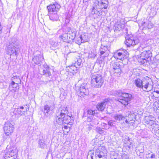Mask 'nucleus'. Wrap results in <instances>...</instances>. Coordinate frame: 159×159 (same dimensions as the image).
Wrapping results in <instances>:
<instances>
[{
    "label": "nucleus",
    "mask_w": 159,
    "mask_h": 159,
    "mask_svg": "<svg viewBox=\"0 0 159 159\" xmlns=\"http://www.w3.org/2000/svg\"><path fill=\"white\" fill-rule=\"evenodd\" d=\"M68 110L66 107L61 106L56 113V121L59 125L67 124L71 125L72 124V115H68Z\"/></svg>",
    "instance_id": "obj_1"
},
{
    "label": "nucleus",
    "mask_w": 159,
    "mask_h": 159,
    "mask_svg": "<svg viewBox=\"0 0 159 159\" xmlns=\"http://www.w3.org/2000/svg\"><path fill=\"white\" fill-rule=\"evenodd\" d=\"M104 82L103 78L99 74H95L91 76V85L96 88L101 87Z\"/></svg>",
    "instance_id": "obj_2"
},
{
    "label": "nucleus",
    "mask_w": 159,
    "mask_h": 159,
    "mask_svg": "<svg viewBox=\"0 0 159 159\" xmlns=\"http://www.w3.org/2000/svg\"><path fill=\"white\" fill-rule=\"evenodd\" d=\"M5 50L7 52V54L10 55H15L17 57L18 54V52L20 50V49L16 44L10 42L7 44Z\"/></svg>",
    "instance_id": "obj_3"
},
{
    "label": "nucleus",
    "mask_w": 159,
    "mask_h": 159,
    "mask_svg": "<svg viewBox=\"0 0 159 159\" xmlns=\"http://www.w3.org/2000/svg\"><path fill=\"white\" fill-rule=\"evenodd\" d=\"M120 98L118 99V101L125 106L127 105L132 97V95L120 91L119 92Z\"/></svg>",
    "instance_id": "obj_4"
},
{
    "label": "nucleus",
    "mask_w": 159,
    "mask_h": 159,
    "mask_svg": "<svg viewBox=\"0 0 159 159\" xmlns=\"http://www.w3.org/2000/svg\"><path fill=\"white\" fill-rule=\"evenodd\" d=\"M75 90L79 96H84L89 93V90L85 83H83L80 86L76 87Z\"/></svg>",
    "instance_id": "obj_5"
},
{
    "label": "nucleus",
    "mask_w": 159,
    "mask_h": 159,
    "mask_svg": "<svg viewBox=\"0 0 159 159\" xmlns=\"http://www.w3.org/2000/svg\"><path fill=\"white\" fill-rule=\"evenodd\" d=\"M76 31L75 29H70L66 34H65L63 35H61L59 36V38L61 39H62L63 41H65V38L66 37L67 39L68 40H73L75 37Z\"/></svg>",
    "instance_id": "obj_6"
},
{
    "label": "nucleus",
    "mask_w": 159,
    "mask_h": 159,
    "mask_svg": "<svg viewBox=\"0 0 159 159\" xmlns=\"http://www.w3.org/2000/svg\"><path fill=\"white\" fill-rule=\"evenodd\" d=\"M107 153V151L104 146H100L95 151L96 158H101L106 156Z\"/></svg>",
    "instance_id": "obj_7"
},
{
    "label": "nucleus",
    "mask_w": 159,
    "mask_h": 159,
    "mask_svg": "<svg viewBox=\"0 0 159 159\" xmlns=\"http://www.w3.org/2000/svg\"><path fill=\"white\" fill-rule=\"evenodd\" d=\"M151 81V79L147 76L143 78L142 79V88H141V89L145 92H148L150 91V89H148V88L150 85V84Z\"/></svg>",
    "instance_id": "obj_8"
},
{
    "label": "nucleus",
    "mask_w": 159,
    "mask_h": 159,
    "mask_svg": "<svg viewBox=\"0 0 159 159\" xmlns=\"http://www.w3.org/2000/svg\"><path fill=\"white\" fill-rule=\"evenodd\" d=\"M14 125L9 122H6L3 127L5 134L7 136H10L13 132Z\"/></svg>",
    "instance_id": "obj_9"
},
{
    "label": "nucleus",
    "mask_w": 159,
    "mask_h": 159,
    "mask_svg": "<svg viewBox=\"0 0 159 159\" xmlns=\"http://www.w3.org/2000/svg\"><path fill=\"white\" fill-rule=\"evenodd\" d=\"M128 56V52L126 50L120 51V52L117 51L114 55V57L116 58L120 61H123Z\"/></svg>",
    "instance_id": "obj_10"
},
{
    "label": "nucleus",
    "mask_w": 159,
    "mask_h": 159,
    "mask_svg": "<svg viewBox=\"0 0 159 159\" xmlns=\"http://www.w3.org/2000/svg\"><path fill=\"white\" fill-rule=\"evenodd\" d=\"M61 7L60 5L56 2L47 7L48 13L57 12Z\"/></svg>",
    "instance_id": "obj_11"
},
{
    "label": "nucleus",
    "mask_w": 159,
    "mask_h": 159,
    "mask_svg": "<svg viewBox=\"0 0 159 159\" xmlns=\"http://www.w3.org/2000/svg\"><path fill=\"white\" fill-rule=\"evenodd\" d=\"M138 43V41L135 40L133 37L129 36L126 38V41L125 42V44L128 47L137 45Z\"/></svg>",
    "instance_id": "obj_12"
},
{
    "label": "nucleus",
    "mask_w": 159,
    "mask_h": 159,
    "mask_svg": "<svg viewBox=\"0 0 159 159\" xmlns=\"http://www.w3.org/2000/svg\"><path fill=\"white\" fill-rule=\"evenodd\" d=\"M155 118L152 116H145L144 118V122L147 125H149L150 126H153V129H154L155 125L156 124L155 120Z\"/></svg>",
    "instance_id": "obj_13"
},
{
    "label": "nucleus",
    "mask_w": 159,
    "mask_h": 159,
    "mask_svg": "<svg viewBox=\"0 0 159 159\" xmlns=\"http://www.w3.org/2000/svg\"><path fill=\"white\" fill-rule=\"evenodd\" d=\"M43 59V58L40 55L34 56L32 59V64L34 66L38 65V66H39L41 65V63Z\"/></svg>",
    "instance_id": "obj_14"
},
{
    "label": "nucleus",
    "mask_w": 159,
    "mask_h": 159,
    "mask_svg": "<svg viewBox=\"0 0 159 159\" xmlns=\"http://www.w3.org/2000/svg\"><path fill=\"white\" fill-rule=\"evenodd\" d=\"M108 49L107 47V46H104L102 44L99 50L100 52V55L102 56L104 54V57H106L108 55Z\"/></svg>",
    "instance_id": "obj_15"
},
{
    "label": "nucleus",
    "mask_w": 159,
    "mask_h": 159,
    "mask_svg": "<svg viewBox=\"0 0 159 159\" xmlns=\"http://www.w3.org/2000/svg\"><path fill=\"white\" fill-rule=\"evenodd\" d=\"M79 68V67L76 66V65L75 66L73 64L70 66H69L66 68V70L72 73L73 74L76 73L77 72V70Z\"/></svg>",
    "instance_id": "obj_16"
},
{
    "label": "nucleus",
    "mask_w": 159,
    "mask_h": 159,
    "mask_svg": "<svg viewBox=\"0 0 159 159\" xmlns=\"http://www.w3.org/2000/svg\"><path fill=\"white\" fill-rule=\"evenodd\" d=\"M9 89L12 92L17 91L19 89V87L17 83H15L14 81H12L11 84L9 87Z\"/></svg>",
    "instance_id": "obj_17"
},
{
    "label": "nucleus",
    "mask_w": 159,
    "mask_h": 159,
    "mask_svg": "<svg viewBox=\"0 0 159 159\" xmlns=\"http://www.w3.org/2000/svg\"><path fill=\"white\" fill-rule=\"evenodd\" d=\"M107 100H105L104 101L98 103L96 106L97 108L99 111H103L105 108L106 106L107 103Z\"/></svg>",
    "instance_id": "obj_18"
},
{
    "label": "nucleus",
    "mask_w": 159,
    "mask_h": 159,
    "mask_svg": "<svg viewBox=\"0 0 159 159\" xmlns=\"http://www.w3.org/2000/svg\"><path fill=\"white\" fill-rule=\"evenodd\" d=\"M108 2L107 0H99L98 5L100 9H106L108 6Z\"/></svg>",
    "instance_id": "obj_19"
},
{
    "label": "nucleus",
    "mask_w": 159,
    "mask_h": 159,
    "mask_svg": "<svg viewBox=\"0 0 159 159\" xmlns=\"http://www.w3.org/2000/svg\"><path fill=\"white\" fill-rule=\"evenodd\" d=\"M123 140L124 143L126 145L125 146L130 148L132 146V143L130 141L129 137L127 136H125Z\"/></svg>",
    "instance_id": "obj_20"
},
{
    "label": "nucleus",
    "mask_w": 159,
    "mask_h": 159,
    "mask_svg": "<svg viewBox=\"0 0 159 159\" xmlns=\"http://www.w3.org/2000/svg\"><path fill=\"white\" fill-rule=\"evenodd\" d=\"M44 69L43 71V75H45L47 77H50L51 75V73L50 71L49 67L47 65H44Z\"/></svg>",
    "instance_id": "obj_21"
},
{
    "label": "nucleus",
    "mask_w": 159,
    "mask_h": 159,
    "mask_svg": "<svg viewBox=\"0 0 159 159\" xmlns=\"http://www.w3.org/2000/svg\"><path fill=\"white\" fill-rule=\"evenodd\" d=\"M48 15L50 20L52 21H57L58 19V17L57 12L48 13Z\"/></svg>",
    "instance_id": "obj_22"
},
{
    "label": "nucleus",
    "mask_w": 159,
    "mask_h": 159,
    "mask_svg": "<svg viewBox=\"0 0 159 159\" xmlns=\"http://www.w3.org/2000/svg\"><path fill=\"white\" fill-rule=\"evenodd\" d=\"M134 115L133 114H129L128 115L127 117L128 118L125 117V121H123L124 123H126L127 124H130V122L131 121H133V122H132L131 123H134V120H133L134 118Z\"/></svg>",
    "instance_id": "obj_23"
},
{
    "label": "nucleus",
    "mask_w": 159,
    "mask_h": 159,
    "mask_svg": "<svg viewBox=\"0 0 159 159\" xmlns=\"http://www.w3.org/2000/svg\"><path fill=\"white\" fill-rule=\"evenodd\" d=\"M134 84L138 88L141 89L142 88V79H141L139 78H138L134 80Z\"/></svg>",
    "instance_id": "obj_24"
},
{
    "label": "nucleus",
    "mask_w": 159,
    "mask_h": 159,
    "mask_svg": "<svg viewBox=\"0 0 159 159\" xmlns=\"http://www.w3.org/2000/svg\"><path fill=\"white\" fill-rule=\"evenodd\" d=\"M121 70L120 67L117 68H116L115 69H111V72L113 75L115 76H118L120 75Z\"/></svg>",
    "instance_id": "obj_25"
},
{
    "label": "nucleus",
    "mask_w": 159,
    "mask_h": 159,
    "mask_svg": "<svg viewBox=\"0 0 159 159\" xmlns=\"http://www.w3.org/2000/svg\"><path fill=\"white\" fill-rule=\"evenodd\" d=\"M113 117L116 121H123L125 119V117L121 114H117L115 115Z\"/></svg>",
    "instance_id": "obj_26"
},
{
    "label": "nucleus",
    "mask_w": 159,
    "mask_h": 159,
    "mask_svg": "<svg viewBox=\"0 0 159 159\" xmlns=\"http://www.w3.org/2000/svg\"><path fill=\"white\" fill-rule=\"evenodd\" d=\"M141 56L146 58L147 59H150V57L152 56L151 52H142L141 53Z\"/></svg>",
    "instance_id": "obj_27"
},
{
    "label": "nucleus",
    "mask_w": 159,
    "mask_h": 159,
    "mask_svg": "<svg viewBox=\"0 0 159 159\" xmlns=\"http://www.w3.org/2000/svg\"><path fill=\"white\" fill-rule=\"evenodd\" d=\"M97 55L96 50L93 49H91L89 52L88 57L89 58H94Z\"/></svg>",
    "instance_id": "obj_28"
},
{
    "label": "nucleus",
    "mask_w": 159,
    "mask_h": 159,
    "mask_svg": "<svg viewBox=\"0 0 159 159\" xmlns=\"http://www.w3.org/2000/svg\"><path fill=\"white\" fill-rule=\"evenodd\" d=\"M155 155L151 151L148 152L146 154V158L147 159H154L155 157Z\"/></svg>",
    "instance_id": "obj_29"
},
{
    "label": "nucleus",
    "mask_w": 159,
    "mask_h": 159,
    "mask_svg": "<svg viewBox=\"0 0 159 159\" xmlns=\"http://www.w3.org/2000/svg\"><path fill=\"white\" fill-rule=\"evenodd\" d=\"M16 113L15 114H16V113L18 114L19 115H20L21 116L22 115L24 114L25 113V111H22L19 108H18L17 109H15L14 111V113Z\"/></svg>",
    "instance_id": "obj_30"
},
{
    "label": "nucleus",
    "mask_w": 159,
    "mask_h": 159,
    "mask_svg": "<svg viewBox=\"0 0 159 159\" xmlns=\"http://www.w3.org/2000/svg\"><path fill=\"white\" fill-rule=\"evenodd\" d=\"M120 65L119 63L117 62H113L111 64V66L112 68V69H115L116 68H120Z\"/></svg>",
    "instance_id": "obj_31"
},
{
    "label": "nucleus",
    "mask_w": 159,
    "mask_h": 159,
    "mask_svg": "<svg viewBox=\"0 0 159 159\" xmlns=\"http://www.w3.org/2000/svg\"><path fill=\"white\" fill-rule=\"evenodd\" d=\"M136 152L137 153H143L144 152L143 147L140 146H138L136 148Z\"/></svg>",
    "instance_id": "obj_32"
},
{
    "label": "nucleus",
    "mask_w": 159,
    "mask_h": 159,
    "mask_svg": "<svg viewBox=\"0 0 159 159\" xmlns=\"http://www.w3.org/2000/svg\"><path fill=\"white\" fill-rule=\"evenodd\" d=\"M39 142V146L41 148H43L46 146V144L44 143L45 141L44 140L40 139Z\"/></svg>",
    "instance_id": "obj_33"
},
{
    "label": "nucleus",
    "mask_w": 159,
    "mask_h": 159,
    "mask_svg": "<svg viewBox=\"0 0 159 159\" xmlns=\"http://www.w3.org/2000/svg\"><path fill=\"white\" fill-rule=\"evenodd\" d=\"M12 81H15L18 83H20L21 80L18 76H14L11 79Z\"/></svg>",
    "instance_id": "obj_34"
},
{
    "label": "nucleus",
    "mask_w": 159,
    "mask_h": 159,
    "mask_svg": "<svg viewBox=\"0 0 159 159\" xmlns=\"http://www.w3.org/2000/svg\"><path fill=\"white\" fill-rule=\"evenodd\" d=\"M154 131H155V133L157 136H159V127L157 124L155 125V127L153 129Z\"/></svg>",
    "instance_id": "obj_35"
},
{
    "label": "nucleus",
    "mask_w": 159,
    "mask_h": 159,
    "mask_svg": "<svg viewBox=\"0 0 159 159\" xmlns=\"http://www.w3.org/2000/svg\"><path fill=\"white\" fill-rule=\"evenodd\" d=\"M143 52H151V47L150 46H147L143 48Z\"/></svg>",
    "instance_id": "obj_36"
},
{
    "label": "nucleus",
    "mask_w": 159,
    "mask_h": 159,
    "mask_svg": "<svg viewBox=\"0 0 159 159\" xmlns=\"http://www.w3.org/2000/svg\"><path fill=\"white\" fill-rule=\"evenodd\" d=\"M91 13L92 15L96 14L98 15V16L99 15V14H100L99 11H97L94 7H93Z\"/></svg>",
    "instance_id": "obj_37"
},
{
    "label": "nucleus",
    "mask_w": 159,
    "mask_h": 159,
    "mask_svg": "<svg viewBox=\"0 0 159 159\" xmlns=\"http://www.w3.org/2000/svg\"><path fill=\"white\" fill-rule=\"evenodd\" d=\"M50 110V107L48 105H46L44 106V112L46 114V113L48 114Z\"/></svg>",
    "instance_id": "obj_38"
},
{
    "label": "nucleus",
    "mask_w": 159,
    "mask_h": 159,
    "mask_svg": "<svg viewBox=\"0 0 159 159\" xmlns=\"http://www.w3.org/2000/svg\"><path fill=\"white\" fill-rule=\"evenodd\" d=\"M81 59H77L76 61H75V63H74V65L75 66L76 65V66L79 67V68L80 67V66L81 64Z\"/></svg>",
    "instance_id": "obj_39"
},
{
    "label": "nucleus",
    "mask_w": 159,
    "mask_h": 159,
    "mask_svg": "<svg viewBox=\"0 0 159 159\" xmlns=\"http://www.w3.org/2000/svg\"><path fill=\"white\" fill-rule=\"evenodd\" d=\"M87 114L91 115H94L95 114V111L91 110H88L87 111Z\"/></svg>",
    "instance_id": "obj_40"
},
{
    "label": "nucleus",
    "mask_w": 159,
    "mask_h": 159,
    "mask_svg": "<svg viewBox=\"0 0 159 159\" xmlns=\"http://www.w3.org/2000/svg\"><path fill=\"white\" fill-rule=\"evenodd\" d=\"M116 30H120L121 29V24H116L115 25Z\"/></svg>",
    "instance_id": "obj_41"
},
{
    "label": "nucleus",
    "mask_w": 159,
    "mask_h": 159,
    "mask_svg": "<svg viewBox=\"0 0 159 159\" xmlns=\"http://www.w3.org/2000/svg\"><path fill=\"white\" fill-rule=\"evenodd\" d=\"M149 60H150L149 59H147L146 58L144 57V58H142V61H141V62L142 64H145L146 63H147L148 61V62H149Z\"/></svg>",
    "instance_id": "obj_42"
},
{
    "label": "nucleus",
    "mask_w": 159,
    "mask_h": 159,
    "mask_svg": "<svg viewBox=\"0 0 159 159\" xmlns=\"http://www.w3.org/2000/svg\"><path fill=\"white\" fill-rule=\"evenodd\" d=\"M11 157V155L10 154L9 152L6 153L4 155V157L2 159H7L8 157Z\"/></svg>",
    "instance_id": "obj_43"
},
{
    "label": "nucleus",
    "mask_w": 159,
    "mask_h": 159,
    "mask_svg": "<svg viewBox=\"0 0 159 159\" xmlns=\"http://www.w3.org/2000/svg\"><path fill=\"white\" fill-rule=\"evenodd\" d=\"M108 125L111 126H113L115 125V124L112 120H110L108 122Z\"/></svg>",
    "instance_id": "obj_44"
},
{
    "label": "nucleus",
    "mask_w": 159,
    "mask_h": 159,
    "mask_svg": "<svg viewBox=\"0 0 159 159\" xmlns=\"http://www.w3.org/2000/svg\"><path fill=\"white\" fill-rule=\"evenodd\" d=\"M153 24L150 22L149 23H148V25L147 27L148 29H151L153 27Z\"/></svg>",
    "instance_id": "obj_45"
},
{
    "label": "nucleus",
    "mask_w": 159,
    "mask_h": 159,
    "mask_svg": "<svg viewBox=\"0 0 159 159\" xmlns=\"http://www.w3.org/2000/svg\"><path fill=\"white\" fill-rule=\"evenodd\" d=\"M97 130L100 134H102L103 133V130L100 128H98Z\"/></svg>",
    "instance_id": "obj_46"
},
{
    "label": "nucleus",
    "mask_w": 159,
    "mask_h": 159,
    "mask_svg": "<svg viewBox=\"0 0 159 159\" xmlns=\"http://www.w3.org/2000/svg\"><path fill=\"white\" fill-rule=\"evenodd\" d=\"M63 128L64 129L67 130V132L68 133V131L70 130V129H69V127H68L67 126H64L63 127Z\"/></svg>",
    "instance_id": "obj_47"
},
{
    "label": "nucleus",
    "mask_w": 159,
    "mask_h": 159,
    "mask_svg": "<svg viewBox=\"0 0 159 159\" xmlns=\"http://www.w3.org/2000/svg\"><path fill=\"white\" fill-rule=\"evenodd\" d=\"M8 138L9 137V136H7L5 134V135H3V139L4 140H6L8 138Z\"/></svg>",
    "instance_id": "obj_48"
},
{
    "label": "nucleus",
    "mask_w": 159,
    "mask_h": 159,
    "mask_svg": "<svg viewBox=\"0 0 159 159\" xmlns=\"http://www.w3.org/2000/svg\"><path fill=\"white\" fill-rule=\"evenodd\" d=\"M92 128V125H88L87 128L89 130H90Z\"/></svg>",
    "instance_id": "obj_49"
},
{
    "label": "nucleus",
    "mask_w": 159,
    "mask_h": 159,
    "mask_svg": "<svg viewBox=\"0 0 159 159\" xmlns=\"http://www.w3.org/2000/svg\"><path fill=\"white\" fill-rule=\"evenodd\" d=\"M2 27L1 25V23L0 22V33H1L2 30Z\"/></svg>",
    "instance_id": "obj_50"
},
{
    "label": "nucleus",
    "mask_w": 159,
    "mask_h": 159,
    "mask_svg": "<svg viewBox=\"0 0 159 159\" xmlns=\"http://www.w3.org/2000/svg\"><path fill=\"white\" fill-rule=\"evenodd\" d=\"M80 39L81 40V41L82 42H85L84 40L83 39L82 37V36H81L80 37Z\"/></svg>",
    "instance_id": "obj_51"
},
{
    "label": "nucleus",
    "mask_w": 159,
    "mask_h": 159,
    "mask_svg": "<svg viewBox=\"0 0 159 159\" xmlns=\"http://www.w3.org/2000/svg\"><path fill=\"white\" fill-rule=\"evenodd\" d=\"M123 159H129L128 157L127 156H126L125 157H123Z\"/></svg>",
    "instance_id": "obj_52"
},
{
    "label": "nucleus",
    "mask_w": 159,
    "mask_h": 159,
    "mask_svg": "<svg viewBox=\"0 0 159 159\" xmlns=\"http://www.w3.org/2000/svg\"><path fill=\"white\" fill-rule=\"evenodd\" d=\"M19 108L20 109V110H23L24 109V107L23 106L21 107H20Z\"/></svg>",
    "instance_id": "obj_53"
},
{
    "label": "nucleus",
    "mask_w": 159,
    "mask_h": 159,
    "mask_svg": "<svg viewBox=\"0 0 159 159\" xmlns=\"http://www.w3.org/2000/svg\"><path fill=\"white\" fill-rule=\"evenodd\" d=\"M155 92H156V93L159 94V91L156 90V91H155Z\"/></svg>",
    "instance_id": "obj_54"
},
{
    "label": "nucleus",
    "mask_w": 159,
    "mask_h": 159,
    "mask_svg": "<svg viewBox=\"0 0 159 159\" xmlns=\"http://www.w3.org/2000/svg\"><path fill=\"white\" fill-rule=\"evenodd\" d=\"M84 116H86L85 113H84Z\"/></svg>",
    "instance_id": "obj_55"
},
{
    "label": "nucleus",
    "mask_w": 159,
    "mask_h": 159,
    "mask_svg": "<svg viewBox=\"0 0 159 159\" xmlns=\"http://www.w3.org/2000/svg\"><path fill=\"white\" fill-rule=\"evenodd\" d=\"M137 47H138L137 49H139V46H138Z\"/></svg>",
    "instance_id": "obj_56"
},
{
    "label": "nucleus",
    "mask_w": 159,
    "mask_h": 159,
    "mask_svg": "<svg viewBox=\"0 0 159 159\" xmlns=\"http://www.w3.org/2000/svg\"><path fill=\"white\" fill-rule=\"evenodd\" d=\"M158 103H159V100L158 101Z\"/></svg>",
    "instance_id": "obj_57"
},
{
    "label": "nucleus",
    "mask_w": 159,
    "mask_h": 159,
    "mask_svg": "<svg viewBox=\"0 0 159 159\" xmlns=\"http://www.w3.org/2000/svg\"><path fill=\"white\" fill-rule=\"evenodd\" d=\"M158 120H159V117L158 118Z\"/></svg>",
    "instance_id": "obj_58"
}]
</instances>
